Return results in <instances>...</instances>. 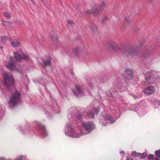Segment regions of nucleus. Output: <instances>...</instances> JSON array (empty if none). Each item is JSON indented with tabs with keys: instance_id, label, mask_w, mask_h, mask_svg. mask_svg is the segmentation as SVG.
Here are the masks:
<instances>
[{
	"instance_id": "nucleus-30",
	"label": "nucleus",
	"mask_w": 160,
	"mask_h": 160,
	"mask_svg": "<svg viewBox=\"0 0 160 160\" xmlns=\"http://www.w3.org/2000/svg\"><path fill=\"white\" fill-rule=\"evenodd\" d=\"M153 157V155L152 154H150L148 156V158L149 159H151Z\"/></svg>"
},
{
	"instance_id": "nucleus-36",
	"label": "nucleus",
	"mask_w": 160,
	"mask_h": 160,
	"mask_svg": "<svg viewBox=\"0 0 160 160\" xmlns=\"http://www.w3.org/2000/svg\"><path fill=\"white\" fill-rule=\"evenodd\" d=\"M0 160H5V159L4 158H0Z\"/></svg>"
},
{
	"instance_id": "nucleus-7",
	"label": "nucleus",
	"mask_w": 160,
	"mask_h": 160,
	"mask_svg": "<svg viewBox=\"0 0 160 160\" xmlns=\"http://www.w3.org/2000/svg\"><path fill=\"white\" fill-rule=\"evenodd\" d=\"M68 133L67 135L70 136L72 137L78 138L81 136V134L75 132L71 127V125L67 126Z\"/></svg>"
},
{
	"instance_id": "nucleus-9",
	"label": "nucleus",
	"mask_w": 160,
	"mask_h": 160,
	"mask_svg": "<svg viewBox=\"0 0 160 160\" xmlns=\"http://www.w3.org/2000/svg\"><path fill=\"white\" fill-rule=\"evenodd\" d=\"M105 6V4L104 1H101L99 3V6L97 5H95L93 8H92V12L96 13L99 11L102 10L104 9Z\"/></svg>"
},
{
	"instance_id": "nucleus-27",
	"label": "nucleus",
	"mask_w": 160,
	"mask_h": 160,
	"mask_svg": "<svg viewBox=\"0 0 160 160\" xmlns=\"http://www.w3.org/2000/svg\"><path fill=\"white\" fill-rule=\"evenodd\" d=\"M77 118L80 120H81L82 118V116L81 114H78L77 116Z\"/></svg>"
},
{
	"instance_id": "nucleus-2",
	"label": "nucleus",
	"mask_w": 160,
	"mask_h": 160,
	"mask_svg": "<svg viewBox=\"0 0 160 160\" xmlns=\"http://www.w3.org/2000/svg\"><path fill=\"white\" fill-rule=\"evenodd\" d=\"M120 53L128 57H134L138 55V52L137 46H130L126 47V44L121 46Z\"/></svg>"
},
{
	"instance_id": "nucleus-18",
	"label": "nucleus",
	"mask_w": 160,
	"mask_h": 160,
	"mask_svg": "<svg viewBox=\"0 0 160 160\" xmlns=\"http://www.w3.org/2000/svg\"><path fill=\"white\" fill-rule=\"evenodd\" d=\"M149 48L148 47L145 48L144 49V52H143V57H146L148 56L149 53Z\"/></svg>"
},
{
	"instance_id": "nucleus-4",
	"label": "nucleus",
	"mask_w": 160,
	"mask_h": 160,
	"mask_svg": "<svg viewBox=\"0 0 160 160\" xmlns=\"http://www.w3.org/2000/svg\"><path fill=\"white\" fill-rule=\"evenodd\" d=\"M20 101V93L17 91L13 92L10 98L8 103L11 106H14L18 103Z\"/></svg>"
},
{
	"instance_id": "nucleus-32",
	"label": "nucleus",
	"mask_w": 160,
	"mask_h": 160,
	"mask_svg": "<svg viewBox=\"0 0 160 160\" xmlns=\"http://www.w3.org/2000/svg\"><path fill=\"white\" fill-rule=\"evenodd\" d=\"M17 71L18 72H19V73H21V74H22V72H23L22 71V70H17Z\"/></svg>"
},
{
	"instance_id": "nucleus-33",
	"label": "nucleus",
	"mask_w": 160,
	"mask_h": 160,
	"mask_svg": "<svg viewBox=\"0 0 160 160\" xmlns=\"http://www.w3.org/2000/svg\"><path fill=\"white\" fill-rule=\"evenodd\" d=\"M106 18H104L102 20V23H103L104 22V21L106 20Z\"/></svg>"
},
{
	"instance_id": "nucleus-16",
	"label": "nucleus",
	"mask_w": 160,
	"mask_h": 160,
	"mask_svg": "<svg viewBox=\"0 0 160 160\" xmlns=\"http://www.w3.org/2000/svg\"><path fill=\"white\" fill-rule=\"evenodd\" d=\"M51 39L52 42L54 44H56L58 42V37L56 34L52 36Z\"/></svg>"
},
{
	"instance_id": "nucleus-11",
	"label": "nucleus",
	"mask_w": 160,
	"mask_h": 160,
	"mask_svg": "<svg viewBox=\"0 0 160 160\" xmlns=\"http://www.w3.org/2000/svg\"><path fill=\"white\" fill-rule=\"evenodd\" d=\"M104 122L102 121L103 120L102 119L101 120L102 124L103 126H105L106 125V124L107 123V120L110 121L111 122V123H112V117L110 115H108V114L106 115L104 117Z\"/></svg>"
},
{
	"instance_id": "nucleus-35",
	"label": "nucleus",
	"mask_w": 160,
	"mask_h": 160,
	"mask_svg": "<svg viewBox=\"0 0 160 160\" xmlns=\"http://www.w3.org/2000/svg\"><path fill=\"white\" fill-rule=\"evenodd\" d=\"M155 0H149V1L150 3H152Z\"/></svg>"
},
{
	"instance_id": "nucleus-26",
	"label": "nucleus",
	"mask_w": 160,
	"mask_h": 160,
	"mask_svg": "<svg viewBox=\"0 0 160 160\" xmlns=\"http://www.w3.org/2000/svg\"><path fill=\"white\" fill-rule=\"evenodd\" d=\"M155 154L157 156L160 157V150L156 151Z\"/></svg>"
},
{
	"instance_id": "nucleus-23",
	"label": "nucleus",
	"mask_w": 160,
	"mask_h": 160,
	"mask_svg": "<svg viewBox=\"0 0 160 160\" xmlns=\"http://www.w3.org/2000/svg\"><path fill=\"white\" fill-rule=\"evenodd\" d=\"M1 39L2 41L3 42L8 40H10L8 37L5 36H2L1 37Z\"/></svg>"
},
{
	"instance_id": "nucleus-37",
	"label": "nucleus",
	"mask_w": 160,
	"mask_h": 160,
	"mask_svg": "<svg viewBox=\"0 0 160 160\" xmlns=\"http://www.w3.org/2000/svg\"><path fill=\"white\" fill-rule=\"evenodd\" d=\"M120 152V153H125L123 151H121V152Z\"/></svg>"
},
{
	"instance_id": "nucleus-6",
	"label": "nucleus",
	"mask_w": 160,
	"mask_h": 160,
	"mask_svg": "<svg viewBox=\"0 0 160 160\" xmlns=\"http://www.w3.org/2000/svg\"><path fill=\"white\" fill-rule=\"evenodd\" d=\"M4 83L6 86L14 84V81L12 75L9 73H5L4 77Z\"/></svg>"
},
{
	"instance_id": "nucleus-1",
	"label": "nucleus",
	"mask_w": 160,
	"mask_h": 160,
	"mask_svg": "<svg viewBox=\"0 0 160 160\" xmlns=\"http://www.w3.org/2000/svg\"><path fill=\"white\" fill-rule=\"evenodd\" d=\"M14 54L15 60H13V59H11V62L7 66V68L13 70L15 68L14 62L20 61L22 59H23L27 61L30 59L29 57L24 54L21 49L15 52L14 53Z\"/></svg>"
},
{
	"instance_id": "nucleus-12",
	"label": "nucleus",
	"mask_w": 160,
	"mask_h": 160,
	"mask_svg": "<svg viewBox=\"0 0 160 160\" xmlns=\"http://www.w3.org/2000/svg\"><path fill=\"white\" fill-rule=\"evenodd\" d=\"M83 126L85 130L87 131H88V132H86V134H88L89 133L90 131H89V130H90L91 131L92 128V125L91 123H84Z\"/></svg>"
},
{
	"instance_id": "nucleus-15",
	"label": "nucleus",
	"mask_w": 160,
	"mask_h": 160,
	"mask_svg": "<svg viewBox=\"0 0 160 160\" xmlns=\"http://www.w3.org/2000/svg\"><path fill=\"white\" fill-rule=\"evenodd\" d=\"M125 72V75L127 77V78L129 79V78L131 77L133 73L132 71L129 69H126Z\"/></svg>"
},
{
	"instance_id": "nucleus-8",
	"label": "nucleus",
	"mask_w": 160,
	"mask_h": 160,
	"mask_svg": "<svg viewBox=\"0 0 160 160\" xmlns=\"http://www.w3.org/2000/svg\"><path fill=\"white\" fill-rule=\"evenodd\" d=\"M51 58L50 56H45L42 58V63L40 62V65L44 69L51 65Z\"/></svg>"
},
{
	"instance_id": "nucleus-24",
	"label": "nucleus",
	"mask_w": 160,
	"mask_h": 160,
	"mask_svg": "<svg viewBox=\"0 0 160 160\" xmlns=\"http://www.w3.org/2000/svg\"><path fill=\"white\" fill-rule=\"evenodd\" d=\"M4 15L5 17L7 18H10L11 17L10 14L7 12H5L4 13Z\"/></svg>"
},
{
	"instance_id": "nucleus-13",
	"label": "nucleus",
	"mask_w": 160,
	"mask_h": 160,
	"mask_svg": "<svg viewBox=\"0 0 160 160\" xmlns=\"http://www.w3.org/2000/svg\"><path fill=\"white\" fill-rule=\"evenodd\" d=\"M75 90L76 91H73V92L76 96H78V94H81L82 92V89L79 86H75Z\"/></svg>"
},
{
	"instance_id": "nucleus-10",
	"label": "nucleus",
	"mask_w": 160,
	"mask_h": 160,
	"mask_svg": "<svg viewBox=\"0 0 160 160\" xmlns=\"http://www.w3.org/2000/svg\"><path fill=\"white\" fill-rule=\"evenodd\" d=\"M155 88L152 86L148 87L144 91V93L147 94H150L155 91Z\"/></svg>"
},
{
	"instance_id": "nucleus-34",
	"label": "nucleus",
	"mask_w": 160,
	"mask_h": 160,
	"mask_svg": "<svg viewBox=\"0 0 160 160\" xmlns=\"http://www.w3.org/2000/svg\"><path fill=\"white\" fill-rule=\"evenodd\" d=\"M126 21L128 23H130L131 22V21L130 20H126Z\"/></svg>"
},
{
	"instance_id": "nucleus-20",
	"label": "nucleus",
	"mask_w": 160,
	"mask_h": 160,
	"mask_svg": "<svg viewBox=\"0 0 160 160\" xmlns=\"http://www.w3.org/2000/svg\"><path fill=\"white\" fill-rule=\"evenodd\" d=\"M88 117L91 118H93L95 115L94 114L93 111H91L88 112L87 113Z\"/></svg>"
},
{
	"instance_id": "nucleus-21",
	"label": "nucleus",
	"mask_w": 160,
	"mask_h": 160,
	"mask_svg": "<svg viewBox=\"0 0 160 160\" xmlns=\"http://www.w3.org/2000/svg\"><path fill=\"white\" fill-rule=\"evenodd\" d=\"M138 156H139L141 158H144L146 156H147L146 153H144L142 154L139 153H138Z\"/></svg>"
},
{
	"instance_id": "nucleus-28",
	"label": "nucleus",
	"mask_w": 160,
	"mask_h": 160,
	"mask_svg": "<svg viewBox=\"0 0 160 160\" xmlns=\"http://www.w3.org/2000/svg\"><path fill=\"white\" fill-rule=\"evenodd\" d=\"M132 154L135 156H138V153L136 151L133 152Z\"/></svg>"
},
{
	"instance_id": "nucleus-14",
	"label": "nucleus",
	"mask_w": 160,
	"mask_h": 160,
	"mask_svg": "<svg viewBox=\"0 0 160 160\" xmlns=\"http://www.w3.org/2000/svg\"><path fill=\"white\" fill-rule=\"evenodd\" d=\"M38 126L42 131V134L45 136H47V132H46V128L44 126L40 123H38Z\"/></svg>"
},
{
	"instance_id": "nucleus-5",
	"label": "nucleus",
	"mask_w": 160,
	"mask_h": 160,
	"mask_svg": "<svg viewBox=\"0 0 160 160\" xmlns=\"http://www.w3.org/2000/svg\"><path fill=\"white\" fill-rule=\"evenodd\" d=\"M156 74L154 72H148L146 75V79L144 82L145 84L148 85L152 83L156 79Z\"/></svg>"
},
{
	"instance_id": "nucleus-40",
	"label": "nucleus",
	"mask_w": 160,
	"mask_h": 160,
	"mask_svg": "<svg viewBox=\"0 0 160 160\" xmlns=\"http://www.w3.org/2000/svg\"><path fill=\"white\" fill-rule=\"evenodd\" d=\"M132 158H130V160H132Z\"/></svg>"
},
{
	"instance_id": "nucleus-17",
	"label": "nucleus",
	"mask_w": 160,
	"mask_h": 160,
	"mask_svg": "<svg viewBox=\"0 0 160 160\" xmlns=\"http://www.w3.org/2000/svg\"><path fill=\"white\" fill-rule=\"evenodd\" d=\"M90 28L92 32L93 33L96 32L98 30L97 26L94 24H92L90 25Z\"/></svg>"
},
{
	"instance_id": "nucleus-31",
	"label": "nucleus",
	"mask_w": 160,
	"mask_h": 160,
	"mask_svg": "<svg viewBox=\"0 0 160 160\" xmlns=\"http://www.w3.org/2000/svg\"><path fill=\"white\" fill-rule=\"evenodd\" d=\"M22 156L21 155L18 158H17L16 160H22Z\"/></svg>"
},
{
	"instance_id": "nucleus-39",
	"label": "nucleus",
	"mask_w": 160,
	"mask_h": 160,
	"mask_svg": "<svg viewBox=\"0 0 160 160\" xmlns=\"http://www.w3.org/2000/svg\"><path fill=\"white\" fill-rule=\"evenodd\" d=\"M130 160V158H128L127 157V160Z\"/></svg>"
},
{
	"instance_id": "nucleus-29",
	"label": "nucleus",
	"mask_w": 160,
	"mask_h": 160,
	"mask_svg": "<svg viewBox=\"0 0 160 160\" xmlns=\"http://www.w3.org/2000/svg\"><path fill=\"white\" fill-rule=\"evenodd\" d=\"M67 22L68 24L72 25L73 24V22L71 20H68L67 21Z\"/></svg>"
},
{
	"instance_id": "nucleus-19",
	"label": "nucleus",
	"mask_w": 160,
	"mask_h": 160,
	"mask_svg": "<svg viewBox=\"0 0 160 160\" xmlns=\"http://www.w3.org/2000/svg\"><path fill=\"white\" fill-rule=\"evenodd\" d=\"M11 44L14 47H18L21 45V43L19 42H11Z\"/></svg>"
},
{
	"instance_id": "nucleus-25",
	"label": "nucleus",
	"mask_w": 160,
	"mask_h": 160,
	"mask_svg": "<svg viewBox=\"0 0 160 160\" xmlns=\"http://www.w3.org/2000/svg\"><path fill=\"white\" fill-rule=\"evenodd\" d=\"M3 24L6 26H9L11 25V23L8 22H4L3 23Z\"/></svg>"
},
{
	"instance_id": "nucleus-22",
	"label": "nucleus",
	"mask_w": 160,
	"mask_h": 160,
	"mask_svg": "<svg viewBox=\"0 0 160 160\" xmlns=\"http://www.w3.org/2000/svg\"><path fill=\"white\" fill-rule=\"evenodd\" d=\"M80 48L79 47H77L75 48L73 50V52L76 54H77L80 51Z\"/></svg>"
},
{
	"instance_id": "nucleus-3",
	"label": "nucleus",
	"mask_w": 160,
	"mask_h": 160,
	"mask_svg": "<svg viewBox=\"0 0 160 160\" xmlns=\"http://www.w3.org/2000/svg\"><path fill=\"white\" fill-rule=\"evenodd\" d=\"M106 47L109 50H113L120 53L121 46H119L116 42L112 40L108 41L106 43Z\"/></svg>"
},
{
	"instance_id": "nucleus-38",
	"label": "nucleus",
	"mask_w": 160,
	"mask_h": 160,
	"mask_svg": "<svg viewBox=\"0 0 160 160\" xmlns=\"http://www.w3.org/2000/svg\"><path fill=\"white\" fill-rule=\"evenodd\" d=\"M154 159L155 160H159L158 158H155Z\"/></svg>"
}]
</instances>
